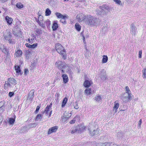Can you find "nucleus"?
<instances>
[{
  "label": "nucleus",
  "instance_id": "obj_1",
  "mask_svg": "<svg viewBox=\"0 0 146 146\" xmlns=\"http://www.w3.org/2000/svg\"><path fill=\"white\" fill-rule=\"evenodd\" d=\"M55 48L57 52L60 55L64 60L67 57L66 51L64 48L60 44L57 43L55 45Z\"/></svg>",
  "mask_w": 146,
  "mask_h": 146
},
{
  "label": "nucleus",
  "instance_id": "obj_2",
  "mask_svg": "<svg viewBox=\"0 0 146 146\" xmlns=\"http://www.w3.org/2000/svg\"><path fill=\"white\" fill-rule=\"evenodd\" d=\"M85 22L86 24L90 26H95L97 22V18L90 15H87Z\"/></svg>",
  "mask_w": 146,
  "mask_h": 146
},
{
  "label": "nucleus",
  "instance_id": "obj_3",
  "mask_svg": "<svg viewBox=\"0 0 146 146\" xmlns=\"http://www.w3.org/2000/svg\"><path fill=\"white\" fill-rule=\"evenodd\" d=\"M41 12L39 11L38 13L37 14L38 16V19H37L36 18H35L36 20L41 27H45V23L44 21H43V17L41 15Z\"/></svg>",
  "mask_w": 146,
  "mask_h": 146
},
{
  "label": "nucleus",
  "instance_id": "obj_4",
  "mask_svg": "<svg viewBox=\"0 0 146 146\" xmlns=\"http://www.w3.org/2000/svg\"><path fill=\"white\" fill-rule=\"evenodd\" d=\"M57 17L58 18H61L60 21L64 25L66 24V19H67L68 17L67 15H63L60 13L56 12L55 14Z\"/></svg>",
  "mask_w": 146,
  "mask_h": 146
},
{
  "label": "nucleus",
  "instance_id": "obj_5",
  "mask_svg": "<svg viewBox=\"0 0 146 146\" xmlns=\"http://www.w3.org/2000/svg\"><path fill=\"white\" fill-rule=\"evenodd\" d=\"M52 104L51 103L49 105H47L45 108L44 110L42 112L43 113H45L46 116H48V117H50L52 110Z\"/></svg>",
  "mask_w": 146,
  "mask_h": 146
},
{
  "label": "nucleus",
  "instance_id": "obj_6",
  "mask_svg": "<svg viewBox=\"0 0 146 146\" xmlns=\"http://www.w3.org/2000/svg\"><path fill=\"white\" fill-rule=\"evenodd\" d=\"M63 62L61 61L58 60L55 63V66L59 69H64L68 66L67 65H63Z\"/></svg>",
  "mask_w": 146,
  "mask_h": 146
},
{
  "label": "nucleus",
  "instance_id": "obj_7",
  "mask_svg": "<svg viewBox=\"0 0 146 146\" xmlns=\"http://www.w3.org/2000/svg\"><path fill=\"white\" fill-rule=\"evenodd\" d=\"M87 15H85L83 13H81L78 14L76 16V19L79 22H82L84 20L86 21Z\"/></svg>",
  "mask_w": 146,
  "mask_h": 146
},
{
  "label": "nucleus",
  "instance_id": "obj_8",
  "mask_svg": "<svg viewBox=\"0 0 146 146\" xmlns=\"http://www.w3.org/2000/svg\"><path fill=\"white\" fill-rule=\"evenodd\" d=\"M100 8L102 9V12L106 14L110 11L109 7L106 5H103L100 6Z\"/></svg>",
  "mask_w": 146,
  "mask_h": 146
},
{
  "label": "nucleus",
  "instance_id": "obj_9",
  "mask_svg": "<svg viewBox=\"0 0 146 146\" xmlns=\"http://www.w3.org/2000/svg\"><path fill=\"white\" fill-rule=\"evenodd\" d=\"M125 89L126 92L128 94V96L127 97H125L124 98H127V100H125L124 101L125 102H129V100L130 101L132 99V97L131 96V94L129 93V92H130V91L129 87L127 86H126L125 87Z\"/></svg>",
  "mask_w": 146,
  "mask_h": 146
},
{
  "label": "nucleus",
  "instance_id": "obj_10",
  "mask_svg": "<svg viewBox=\"0 0 146 146\" xmlns=\"http://www.w3.org/2000/svg\"><path fill=\"white\" fill-rule=\"evenodd\" d=\"M7 80L12 87L17 84L16 80L13 78H8Z\"/></svg>",
  "mask_w": 146,
  "mask_h": 146
},
{
  "label": "nucleus",
  "instance_id": "obj_11",
  "mask_svg": "<svg viewBox=\"0 0 146 146\" xmlns=\"http://www.w3.org/2000/svg\"><path fill=\"white\" fill-rule=\"evenodd\" d=\"M31 38H29L28 39V41L29 43L31 44L33 43L36 39V35L34 34H32L31 36Z\"/></svg>",
  "mask_w": 146,
  "mask_h": 146
},
{
  "label": "nucleus",
  "instance_id": "obj_12",
  "mask_svg": "<svg viewBox=\"0 0 146 146\" xmlns=\"http://www.w3.org/2000/svg\"><path fill=\"white\" fill-rule=\"evenodd\" d=\"M14 55V56L16 57H21L23 55V51L20 49L16 50Z\"/></svg>",
  "mask_w": 146,
  "mask_h": 146
},
{
  "label": "nucleus",
  "instance_id": "obj_13",
  "mask_svg": "<svg viewBox=\"0 0 146 146\" xmlns=\"http://www.w3.org/2000/svg\"><path fill=\"white\" fill-rule=\"evenodd\" d=\"M58 127L57 126H55L50 128L48 129V134H50L52 133L56 132L58 129Z\"/></svg>",
  "mask_w": 146,
  "mask_h": 146
},
{
  "label": "nucleus",
  "instance_id": "obj_14",
  "mask_svg": "<svg viewBox=\"0 0 146 146\" xmlns=\"http://www.w3.org/2000/svg\"><path fill=\"white\" fill-rule=\"evenodd\" d=\"M93 84L91 80H85L84 85V87L86 88H88L90 87Z\"/></svg>",
  "mask_w": 146,
  "mask_h": 146
},
{
  "label": "nucleus",
  "instance_id": "obj_15",
  "mask_svg": "<svg viewBox=\"0 0 146 146\" xmlns=\"http://www.w3.org/2000/svg\"><path fill=\"white\" fill-rule=\"evenodd\" d=\"M5 20L8 25H11L12 24L13 19L12 18L6 16L5 17Z\"/></svg>",
  "mask_w": 146,
  "mask_h": 146
},
{
  "label": "nucleus",
  "instance_id": "obj_16",
  "mask_svg": "<svg viewBox=\"0 0 146 146\" xmlns=\"http://www.w3.org/2000/svg\"><path fill=\"white\" fill-rule=\"evenodd\" d=\"M58 27V24L57 21H53L52 28L53 31H56Z\"/></svg>",
  "mask_w": 146,
  "mask_h": 146
},
{
  "label": "nucleus",
  "instance_id": "obj_17",
  "mask_svg": "<svg viewBox=\"0 0 146 146\" xmlns=\"http://www.w3.org/2000/svg\"><path fill=\"white\" fill-rule=\"evenodd\" d=\"M12 86L9 84V83L7 80L5 82L3 88L5 90H8L9 88L12 87Z\"/></svg>",
  "mask_w": 146,
  "mask_h": 146
},
{
  "label": "nucleus",
  "instance_id": "obj_18",
  "mask_svg": "<svg viewBox=\"0 0 146 146\" xmlns=\"http://www.w3.org/2000/svg\"><path fill=\"white\" fill-rule=\"evenodd\" d=\"M62 78L63 83L64 84H66L68 82L69 80L68 78V76L66 74H62Z\"/></svg>",
  "mask_w": 146,
  "mask_h": 146
},
{
  "label": "nucleus",
  "instance_id": "obj_19",
  "mask_svg": "<svg viewBox=\"0 0 146 146\" xmlns=\"http://www.w3.org/2000/svg\"><path fill=\"white\" fill-rule=\"evenodd\" d=\"M13 34L16 37H21L22 35V32L20 30H17L14 31Z\"/></svg>",
  "mask_w": 146,
  "mask_h": 146
},
{
  "label": "nucleus",
  "instance_id": "obj_20",
  "mask_svg": "<svg viewBox=\"0 0 146 146\" xmlns=\"http://www.w3.org/2000/svg\"><path fill=\"white\" fill-rule=\"evenodd\" d=\"M0 49L2 52H3L5 54L9 52L8 49L4 46V45L1 44L0 46Z\"/></svg>",
  "mask_w": 146,
  "mask_h": 146
},
{
  "label": "nucleus",
  "instance_id": "obj_21",
  "mask_svg": "<svg viewBox=\"0 0 146 146\" xmlns=\"http://www.w3.org/2000/svg\"><path fill=\"white\" fill-rule=\"evenodd\" d=\"M16 72L18 74H22V73L21 72L20 66H15Z\"/></svg>",
  "mask_w": 146,
  "mask_h": 146
},
{
  "label": "nucleus",
  "instance_id": "obj_22",
  "mask_svg": "<svg viewBox=\"0 0 146 146\" xmlns=\"http://www.w3.org/2000/svg\"><path fill=\"white\" fill-rule=\"evenodd\" d=\"M86 126L82 125H81L79 127V129L78 130V131H79V132H83L86 130Z\"/></svg>",
  "mask_w": 146,
  "mask_h": 146
},
{
  "label": "nucleus",
  "instance_id": "obj_23",
  "mask_svg": "<svg viewBox=\"0 0 146 146\" xmlns=\"http://www.w3.org/2000/svg\"><path fill=\"white\" fill-rule=\"evenodd\" d=\"M99 133V131L97 130H94L92 131H90V134L91 136H94L98 134Z\"/></svg>",
  "mask_w": 146,
  "mask_h": 146
},
{
  "label": "nucleus",
  "instance_id": "obj_24",
  "mask_svg": "<svg viewBox=\"0 0 146 146\" xmlns=\"http://www.w3.org/2000/svg\"><path fill=\"white\" fill-rule=\"evenodd\" d=\"M114 106L113 107V110H115V112H117V110L119 106V104L117 102V101H115L114 102Z\"/></svg>",
  "mask_w": 146,
  "mask_h": 146
},
{
  "label": "nucleus",
  "instance_id": "obj_25",
  "mask_svg": "<svg viewBox=\"0 0 146 146\" xmlns=\"http://www.w3.org/2000/svg\"><path fill=\"white\" fill-rule=\"evenodd\" d=\"M75 28L76 30L78 31H80L81 29V26L78 23H76L75 24Z\"/></svg>",
  "mask_w": 146,
  "mask_h": 146
},
{
  "label": "nucleus",
  "instance_id": "obj_26",
  "mask_svg": "<svg viewBox=\"0 0 146 146\" xmlns=\"http://www.w3.org/2000/svg\"><path fill=\"white\" fill-rule=\"evenodd\" d=\"M68 99L66 97H65L63 100L62 102L61 106L62 108L64 107L67 102Z\"/></svg>",
  "mask_w": 146,
  "mask_h": 146
},
{
  "label": "nucleus",
  "instance_id": "obj_27",
  "mask_svg": "<svg viewBox=\"0 0 146 146\" xmlns=\"http://www.w3.org/2000/svg\"><path fill=\"white\" fill-rule=\"evenodd\" d=\"M16 6L17 8L19 9L23 8L24 7L23 5L22 4L21 2L17 3L16 4Z\"/></svg>",
  "mask_w": 146,
  "mask_h": 146
},
{
  "label": "nucleus",
  "instance_id": "obj_28",
  "mask_svg": "<svg viewBox=\"0 0 146 146\" xmlns=\"http://www.w3.org/2000/svg\"><path fill=\"white\" fill-rule=\"evenodd\" d=\"M108 58L107 56L103 55L102 59V62L103 63H106L108 60Z\"/></svg>",
  "mask_w": 146,
  "mask_h": 146
},
{
  "label": "nucleus",
  "instance_id": "obj_29",
  "mask_svg": "<svg viewBox=\"0 0 146 146\" xmlns=\"http://www.w3.org/2000/svg\"><path fill=\"white\" fill-rule=\"evenodd\" d=\"M35 32L36 35L37 36H39L42 33L41 30L38 28L36 29Z\"/></svg>",
  "mask_w": 146,
  "mask_h": 146
},
{
  "label": "nucleus",
  "instance_id": "obj_30",
  "mask_svg": "<svg viewBox=\"0 0 146 146\" xmlns=\"http://www.w3.org/2000/svg\"><path fill=\"white\" fill-rule=\"evenodd\" d=\"M51 11L48 8H47L45 11V15L46 16H49L51 14Z\"/></svg>",
  "mask_w": 146,
  "mask_h": 146
},
{
  "label": "nucleus",
  "instance_id": "obj_31",
  "mask_svg": "<svg viewBox=\"0 0 146 146\" xmlns=\"http://www.w3.org/2000/svg\"><path fill=\"white\" fill-rule=\"evenodd\" d=\"M142 72L143 78H146V68H143L142 70Z\"/></svg>",
  "mask_w": 146,
  "mask_h": 146
},
{
  "label": "nucleus",
  "instance_id": "obj_32",
  "mask_svg": "<svg viewBox=\"0 0 146 146\" xmlns=\"http://www.w3.org/2000/svg\"><path fill=\"white\" fill-rule=\"evenodd\" d=\"M42 117V116L41 114H38L35 117V121H38L39 119L41 120Z\"/></svg>",
  "mask_w": 146,
  "mask_h": 146
},
{
  "label": "nucleus",
  "instance_id": "obj_33",
  "mask_svg": "<svg viewBox=\"0 0 146 146\" xmlns=\"http://www.w3.org/2000/svg\"><path fill=\"white\" fill-rule=\"evenodd\" d=\"M91 90L90 88L86 89L85 90V92L86 94L88 95L91 94Z\"/></svg>",
  "mask_w": 146,
  "mask_h": 146
},
{
  "label": "nucleus",
  "instance_id": "obj_34",
  "mask_svg": "<svg viewBox=\"0 0 146 146\" xmlns=\"http://www.w3.org/2000/svg\"><path fill=\"white\" fill-rule=\"evenodd\" d=\"M112 142H105L102 143V146H111Z\"/></svg>",
  "mask_w": 146,
  "mask_h": 146
},
{
  "label": "nucleus",
  "instance_id": "obj_35",
  "mask_svg": "<svg viewBox=\"0 0 146 146\" xmlns=\"http://www.w3.org/2000/svg\"><path fill=\"white\" fill-rule=\"evenodd\" d=\"M15 121V119L10 118L9 120V123L10 124L13 125Z\"/></svg>",
  "mask_w": 146,
  "mask_h": 146
},
{
  "label": "nucleus",
  "instance_id": "obj_36",
  "mask_svg": "<svg viewBox=\"0 0 146 146\" xmlns=\"http://www.w3.org/2000/svg\"><path fill=\"white\" fill-rule=\"evenodd\" d=\"M78 131V129L76 127H73L72 130L71 131V133L73 134L75 133V132H76Z\"/></svg>",
  "mask_w": 146,
  "mask_h": 146
},
{
  "label": "nucleus",
  "instance_id": "obj_37",
  "mask_svg": "<svg viewBox=\"0 0 146 146\" xmlns=\"http://www.w3.org/2000/svg\"><path fill=\"white\" fill-rule=\"evenodd\" d=\"M12 36L10 34H8L7 35H6L4 37V38L6 40H8L10 38H11Z\"/></svg>",
  "mask_w": 146,
  "mask_h": 146
},
{
  "label": "nucleus",
  "instance_id": "obj_38",
  "mask_svg": "<svg viewBox=\"0 0 146 146\" xmlns=\"http://www.w3.org/2000/svg\"><path fill=\"white\" fill-rule=\"evenodd\" d=\"M44 22L45 25H46L47 26H49L50 25V21L48 19H47Z\"/></svg>",
  "mask_w": 146,
  "mask_h": 146
},
{
  "label": "nucleus",
  "instance_id": "obj_39",
  "mask_svg": "<svg viewBox=\"0 0 146 146\" xmlns=\"http://www.w3.org/2000/svg\"><path fill=\"white\" fill-rule=\"evenodd\" d=\"M11 61V57H6L5 60V63H8Z\"/></svg>",
  "mask_w": 146,
  "mask_h": 146
},
{
  "label": "nucleus",
  "instance_id": "obj_40",
  "mask_svg": "<svg viewBox=\"0 0 146 146\" xmlns=\"http://www.w3.org/2000/svg\"><path fill=\"white\" fill-rule=\"evenodd\" d=\"M113 1L117 4L119 5H122L121 1L120 0H113Z\"/></svg>",
  "mask_w": 146,
  "mask_h": 146
},
{
  "label": "nucleus",
  "instance_id": "obj_41",
  "mask_svg": "<svg viewBox=\"0 0 146 146\" xmlns=\"http://www.w3.org/2000/svg\"><path fill=\"white\" fill-rule=\"evenodd\" d=\"M38 46V44L37 43H35L33 44L32 45H31V48H34L37 47Z\"/></svg>",
  "mask_w": 146,
  "mask_h": 146
},
{
  "label": "nucleus",
  "instance_id": "obj_42",
  "mask_svg": "<svg viewBox=\"0 0 146 146\" xmlns=\"http://www.w3.org/2000/svg\"><path fill=\"white\" fill-rule=\"evenodd\" d=\"M95 100L96 101H99L101 100L102 99L100 96H98L95 97Z\"/></svg>",
  "mask_w": 146,
  "mask_h": 146
},
{
  "label": "nucleus",
  "instance_id": "obj_43",
  "mask_svg": "<svg viewBox=\"0 0 146 146\" xmlns=\"http://www.w3.org/2000/svg\"><path fill=\"white\" fill-rule=\"evenodd\" d=\"M31 91L32 92V95L31 96V98H30V99L31 98V100H32L33 99L35 96V94H34L35 91L34 90H31Z\"/></svg>",
  "mask_w": 146,
  "mask_h": 146
},
{
  "label": "nucleus",
  "instance_id": "obj_44",
  "mask_svg": "<svg viewBox=\"0 0 146 146\" xmlns=\"http://www.w3.org/2000/svg\"><path fill=\"white\" fill-rule=\"evenodd\" d=\"M15 95L14 92H9V96L11 98L13 96H14Z\"/></svg>",
  "mask_w": 146,
  "mask_h": 146
},
{
  "label": "nucleus",
  "instance_id": "obj_45",
  "mask_svg": "<svg viewBox=\"0 0 146 146\" xmlns=\"http://www.w3.org/2000/svg\"><path fill=\"white\" fill-rule=\"evenodd\" d=\"M11 38H10L8 40L10 44H13L15 43L14 41L11 39Z\"/></svg>",
  "mask_w": 146,
  "mask_h": 146
},
{
  "label": "nucleus",
  "instance_id": "obj_46",
  "mask_svg": "<svg viewBox=\"0 0 146 146\" xmlns=\"http://www.w3.org/2000/svg\"><path fill=\"white\" fill-rule=\"evenodd\" d=\"M142 123V119H140L139 121V123H138V127H139V128L141 127V125Z\"/></svg>",
  "mask_w": 146,
  "mask_h": 146
},
{
  "label": "nucleus",
  "instance_id": "obj_47",
  "mask_svg": "<svg viewBox=\"0 0 146 146\" xmlns=\"http://www.w3.org/2000/svg\"><path fill=\"white\" fill-rule=\"evenodd\" d=\"M40 106H37L36 110L35 111V112L36 113H37L38 112L39 110L40 109Z\"/></svg>",
  "mask_w": 146,
  "mask_h": 146
},
{
  "label": "nucleus",
  "instance_id": "obj_48",
  "mask_svg": "<svg viewBox=\"0 0 146 146\" xmlns=\"http://www.w3.org/2000/svg\"><path fill=\"white\" fill-rule=\"evenodd\" d=\"M139 58H141V54H142V50H140L139 52Z\"/></svg>",
  "mask_w": 146,
  "mask_h": 146
},
{
  "label": "nucleus",
  "instance_id": "obj_49",
  "mask_svg": "<svg viewBox=\"0 0 146 146\" xmlns=\"http://www.w3.org/2000/svg\"><path fill=\"white\" fill-rule=\"evenodd\" d=\"M29 72V71L27 69H25L24 70V73L26 75Z\"/></svg>",
  "mask_w": 146,
  "mask_h": 146
},
{
  "label": "nucleus",
  "instance_id": "obj_50",
  "mask_svg": "<svg viewBox=\"0 0 146 146\" xmlns=\"http://www.w3.org/2000/svg\"><path fill=\"white\" fill-rule=\"evenodd\" d=\"M135 27L134 24H132L131 25V28L132 30H135Z\"/></svg>",
  "mask_w": 146,
  "mask_h": 146
},
{
  "label": "nucleus",
  "instance_id": "obj_51",
  "mask_svg": "<svg viewBox=\"0 0 146 146\" xmlns=\"http://www.w3.org/2000/svg\"><path fill=\"white\" fill-rule=\"evenodd\" d=\"M25 45L27 47H28L29 48H31V44H30L29 43H26L25 44Z\"/></svg>",
  "mask_w": 146,
  "mask_h": 146
},
{
  "label": "nucleus",
  "instance_id": "obj_52",
  "mask_svg": "<svg viewBox=\"0 0 146 146\" xmlns=\"http://www.w3.org/2000/svg\"><path fill=\"white\" fill-rule=\"evenodd\" d=\"M6 55V57H11V56L10 55V54L9 53V52L7 53L6 54H5Z\"/></svg>",
  "mask_w": 146,
  "mask_h": 146
},
{
  "label": "nucleus",
  "instance_id": "obj_53",
  "mask_svg": "<svg viewBox=\"0 0 146 146\" xmlns=\"http://www.w3.org/2000/svg\"><path fill=\"white\" fill-rule=\"evenodd\" d=\"M75 120H72L70 121V124H73V123H75Z\"/></svg>",
  "mask_w": 146,
  "mask_h": 146
},
{
  "label": "nucleus",
  "instance_id": "obj_54",
  "mask_svg": "<svg viewBox=\"0 0 146 146\" xmlns=\"http://www.w3.org/2000/svg\"><path fill=\"white\" fill-rule=\"evenodd\" d=\"M31 126H32V127H35L36 126V125L35 123H33L32 124Z\"/></svg>",
  "mask_w": 146,
  "mask_h": 146
},
{
  "label": "nucleus",
  "instance_id": "obj_55",
  "mask_svg": "<svg viewBox=\"0 0 146 146\" xmlns=\"http://www.w3.org/2000/svg\"><path fill=\"white\" fill-rule=\"evenodd\" d=\"M56 96L58 97L60 96V94L58 93H56Z\"/></svg>",
  "mask_w": 146,
  "mask_h": 146
},
{
  "label": "nucleus",
  "instance_id": "obj_56",
  "mask_svg": "<svg viewBox=\"0 0 146 146\" xmlns=\"http://www.w3.org/2000/svg\"><path fill=\"white\" fill-rule=\"evenodd\" d=\"M61 69V71L62 73H64V70H63V69Z\"/></svg>",
  "mask_w": 146,
  "mask_h": 146
},
{
  "label": "nucleus",
  "instance_id": "obj_57",
  "mask_svg": "<svg viewBox=\"0 0 146 146\" xmlns=\"http://www.w3.org/2000/svg\"><path fill=\"white\" fill-rule=\"evenodd\" d=\"M74 108L76 109H78V106H76L75 107H74Z\"/></svg>",
  "mask_w": 146,
  "mask_h": 146
},
{
  "label": "nucleus",
  "instance_id": "obj_58",
  "mask_svg": "<svg viewBox=\"0 0 146 146\" xmlns=\"http://www.w3.org/2000/svg\"><path fill=\"white\" fill-rule=\"evenodd\" d=\"M84 78L85 79H86V78H87L88 77L86 75H85L84 77Z\"/></svg>",
  "mask_w": 146,
  "mask_h": 146
},
{
  "label": "nucleus",
  "instance_id": "obj_59",
  "mask_svg": "<svg viewBox=\"0 0 146 146\" xmlns=\"http://www.w3.org/2000/svg\"><path fill=\"white\" fill-rule=\"evenodd\" d=\"M83 38L84 42H85V37H84V36H83Z\"/></svg>",
  "mask_w": 146,
  "mask_h": 146
},
{
  "label": "nucleus",
  "instance_id": "obj_60",
  "mask_svg": "<svg viewBox=\"0 0 146 146\" xmlns=\"http://www.w3.org/2000/svg\"><path fill=\"white\" fill-rule=\"evenodd\" d=\"M1 13V11H0V13Z\"/></svg>",
  "mask_w": 146,
  "mask_h": 146
},
{
  "label": "nucleus",
  "instance_id": "obj_61",
  "mask_svg": "<svg viewBox=\"0 0 146 146\" xmlns=\"http://www.w3.org/2000/svg\"><path fill=\"white\" fill-rule=\"evenodd\" d=\"M11 4H12V5H13V3H12V2L11 3Z\"/></svg>",
  "mask_w": 146,
  "mask_h": 146
}]
</instances>
